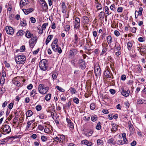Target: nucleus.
<instances>
[{"mask_svg": "<svg viewBox=\"0 0 146 146\" xmlns=\"http://www.w3.org/2000/svg\"><path fill=\"white\" fill-rule=\"evenodd\" d=\"M58 39L56 38L52 42L51 46L53 50L55 52H57L59 53H61L62 52V50L60 47H59L57 44Z\"/></svg>", "mask_w": 146, "mask_h": 146, "instance_id": "nucleus-1", "label": "nucleus"}, {"mask_svg": "<svg viewBox=\"0 0 146 146\" xmlns=\"http://www.w3.org/2000/svg\"><path fill=\"white\" fill-rule=\"evenodd\" d=\"M15 60L18 64H24L26 60V58L24 55H21L16 57Z\"/></svg>", "mask_w": 146, "mask_h": 146, "instance_id": "nucleus-2", "label": "nucleus"}, {"mask_svg": "<svg viewBox=\"0 0 146 146\" xmlns=\"http://www.w3.org/2000/svg\"><path fill=\"white\" fill-rule=\"evenodd\" d=\"M47 60L46 59L42 60L39 62V67L43 70H46L47 69Z\"/></svg>", "mask_w": 146, "mask_h": 146, "instance_id": "nucleus-3", "label": "nucleus"}, {"mask_svg": "<svg viewBox=\"0 0 146 146\" xmlns=\"http://www.w3.org/2000/svg\"><path fill=\"white\" fill-rule=\"evenodd\" d=\"M94 70L95 75L99 76L101 74V69L99 64H96L94 66Z\"/></svg>", "mask_w": 146, "mask_h": 146, "instance_id": "nucleus-4", "label": "nucleus"}, {"mask_svg": "<svg viewBox=\"0 0 146 146\" xmlns=\"http://www.w3.org/2000/svg\"><path fill=\"white\" fill-rule=\"evenodd\" d=\"M43 85L40 84L38 86V89L39 92L42 94H44L47 92L48 88L43 87Z\"/></svg>", "mask_w": 146, "mask_h": 146, "instance_id": "nucleus-5", "label": "nucleus"}, {"mask_svg": "<svg viewBox=\"0 0 146 146\" xmlns=\"http://www.w3.org/2000/svg\"><path fill=\"white\" fill-rule=\"evenodd\" d=\"M37 39L36 37H33L29 41V44L30 47L32 48L35 44L36 41Z\"/></svg>", "mask_w": 146, "mask_h": 146, "instance_id": "nucleus-6", "label": "nucleus"}, {"mask_svg": "<svg viewBox=\"0 0 146 146\" xmlns=\"http://www.w3.org/2000/svg\"><path fill=\"white\" fill-rule=\"evenodd\" d=\"M120 92L121 94L123 96L125 97L128 96H129V93H130V91L129 90L126 91L123 87L121 88Z\"/></svg>", "mask_w": 146, "mask_h": 146, "instance_id": "nucleus-7", "label": "nucleus"}, {"mask_svg": "<svg viewBox=\"0 0 146 146\" xmlns=\"http://www.w3.org/2000/svg\"><path fill=\"white\" fill-rule=\"evenodd\" d=\"M3 129V131L7 132V133H9L11 131V129L10 127L8 125H3L2 127Z\"/></svg>", "mask_w": 146, "mask_h": 146, "instance_id": "nucleus-8", "label": "nucleus"}, {"mask_svg": "<svg viewBox=\"0 0 146 146\" xmlns=\"http://www.w3.org/2000/svg\"><path fill=\"white\" fill-rule=\"evenodd\" d=\"M104 74L106 77L108 78H113V75L108 70H105Z\"/></svg>", "mask_w": 146, "mask_h": 146, "instance_id": "nucleus-9", "label": "nucleus"}, {"mask_svg": "<svg viewBox=\"0 0 146 146\" xmlns=\"http://www.w3.org/2000/svg\"><path fill=\"white\" fill-rule=\"evenodd\" d=\"M6 30L7 33L10 35H13L14 33L13 28L11 27H6Z\"/></svg>", "mask_w": 146, "mask_h": 146, "instance_id": "nucleus-10", "label": "nucleus"}, {"mask_svg": "<svg viewBox=\"0 0 146 146\" xmlns=\"http://www.w3.org/2000/svg\"><path fill=\"white\" fill-rule=\"evenodd\" d=\"M28 0H21L20 3V7H23V6L25 5L28 3Z\"/></svg>", "mask_w": 146, "mask_h": 146, "instance_id": "nucleus-11", "label": "nucleus"}, {"mask_svg": "<svg viewBox=\"0 0 146 146\" xmlns=\"http://www.w3.org/2000/svg\"><path fill=\"white\" fill-rule=\"evenodd\" d=\"M41 5L42 7L44 9H48L47 5L46 3L44 0H42L41 1Z\"/></svg>", "mask_w": 146, "mask_h": 146, "instance_id": "nucleus-12", "label": "nucleus"}, {"mask_svg": "<svg viewBox=\"0 0 146 146\" xmlns=\"http://www.w3.org/2000/svg\"><path fill=\"white\" fill-rule=\"evenodd\" d=\"M25 36L27 38H30L33 36V35L29 31H27L26 32Z\"/></svg>", "mask_w": 146, "mask_h": 146, "instance_id": "nucleus-13", "label": "nucleus"}, {"mask_svg": "<svg viewBox=\"0 0 146 146\" xmlns=\"http://www.w3.org/2000/svg\"><path fill=\"white\" fill-rule=\"evenodd\" d=\"M142 71L141 67L140 66H137L136 69V73L137 74H139Z\"/></svg>", "mask_w": 146, "mask_h": 146, "instance_id": "nucleus-14", "label": "nucleus"}, {"mask_svg": "<svg viewBox=\"0 0 146 146\" xmlns=\"http://www.w3.org/2000/svg\"><path fill=\"white\" fill-rule=\"evenodd\" d=\"M58 137L59 138L60 141L61 143H62L64 140L65 139V136L63 135H58Z\"/></svg>", "mask_w": 146, "mask_h": 146, "instance_id": "nucleus-15", "label": "nucleus"}, {"mask_svg": "<svg viewBox=\"0 0 146 146\" xmlns=\"http://www.w3.org/2000/svg\"><path fill=\"white\" fill-rule=\"evenodd\" d=\"M52 37L53 35H49L48 36L46 41L45 43L46 45H47L48 44L49 42L52 39Z\"/></svg>", "mask_w": 146, "mask_h": 146, "instance_id": "nucleus-16", "label": "nucleus"}, {"mask_svg": "<svg viewBox=\"0 0 146 146\" xmlns=\"http://www.w3.org/2000/svg\"><path fill=\"white\" fill-rule=\"evenodd\" d=\"M77 52V50L76 49L71 50L70 51V54L71 56H73L76 54Z\"/></svg>", "mask_w": 146, "mask_h": 146, "instance_id": "nucleus-17", "label": "nucleus"}, {"mask_svg": "<svg viewBox=\"0 0 146 146\" xmlns=\"http://www.w3.org/2000/svg\"><path fill=\"white\" fill-rule=\"evenodd\" d=\"M111 125L112 126V128L111 129V131H116L117 129L118 125L115 124H112Z\"/></svg>", "mask_w": 146, "mask_h": 146, "instance_id": "nucleus-18", "label": "nucleus"}, {"mask_svg": "<svg viewBox=\"0 0 146 146\" xmlns=\"http://www.w3.org/2000/svg\"><path fill=\"white\" fill-rule=\"evenodd\" d=\"M89 21V19L87 16L83 17V23L84 24L87 23Z\"/></svg>", "mask_w": 146, "mask_h": 146, "instance_id": "nucleus-19", "label": "nucleus"}, {"mask_svg": "<svg viewBox=\"0 0 146 146\" xmlns=\"http://www.w3.org/2000/svg\"><path fill=\"white\" fill-rule=\"evenodd\" d=\"M83 141L84 144L87 145L88 146H91L92 145V143L90 142H89L86 140H84Z\"/></svg>", "mask_w": 146, "mask_h": 146, "instance_id": "nucleus-20", "label": "nucleus"}, {"mask_svg": "<svg viewBox=\"0 0 146 146\" xmlns=\"http://www.w3.org/2000/svg\"><path fill=\"white\" fill-rule=\"evenodd\" d=\"M107 40L109 44H111L112 42V38L111 36H108L107 38Z\"/></svg>", "mask_w": 146, "mask_h": 146, "instance_id": "nucleus-21", "label": "nucleus"}, {"mask_svg": "<svg viewBox=\"0 0 146 146\" xmlns=\"http://www.w3.org/2000/svg\"><path fill=\"white\" fill-rule=\"evenodd\" d=\"M132 45V43L131 42L129 41L127 42V48L129 50H131Z\"/></svg>", "mask_w": 146, "mask_h": 146, "instance_id": "nucleus-22", "label": "nucleus"}, {"mask_svg": "<svg viewBox=\"0 0 146 146\" xmlns=\"http://www.w3.org/2000/svg\"><path fill=\"white\" fill-rule=\"evenodd\" d=\"M96 6L98 10H100L102 9V5L101 4L99 3H96Z\"/></svg>", "mask_w": 146, "mask_h": 146, "instance_id": "nucleus-23", "label": "nucleus"}, {"mask_svg": "<svg viewBox=\"0 0 146 146\" xmlns=\"http://www.w3.org/2000/svg\"><path fill=\"white\" fill-rule=\"evenodd\" d=\"M27 118V117H31L33 114V112L31 110H28L26 113Z\"/></svg>", "mask_w": 146, "mask_h": 146, "instance_id": "nucleus-24", "label": "nucleus"}, {"mask_svg": "<svg viewBox=\"0 0 146 146\" xmlns=\"http://www.w3.org/2000/svg\"><path fill=\"white\" fill-rule=\"evenodd\" d=\"M52 140H53V142H54V141H56L57 143H61V142L60 141V140H59V138H58V136L54 138Z\"/></svg>", "mask_w": 146, "mask_h": 146, "instance_id": "nucleus-25", "label": "nucleus"}, {"mask_svg": "<svg viewBox=\"0 0 146 146\" xmlns=\"http://www.w3.org/2000/svg\"><path fill=\"white\" fill-rule=\"evenodd\" d=\"M96 128L98 130H99L101 129V123L99 121L97 123V125L96 126Z\"/></svg>", "mask_w": 146, "mask_h": 146, "instance_id": "nucleus-26", "label": "nucleus"}, {"mask_svg": "<svg viewBox=\"0 0 146 146\" xmlns=\"http://www.w3.org/2000/svg\"><path fill=\"white\" fill-rule=\"evenodd\" d=\"M25 32L22 30H19L17 33V36H22L24 33Z\"/></svg>", "mask_w": 146, "mask_h": 146, "instance_id": "nucleus-27", "label": "nucleus"}, {"mask_svg": "<svg viewBox=\"0 0 146 146\" xmlns=\"http://www.w3.org/2000/svg\"><path fill=\"white\" fill-rule=\"evenodd\" d=\"M140 52L146 53V46L143 47L142 46L141 47V49L140 50Z\"/></svg>", "mask_w": 146, "mask_h": 146, "instance_id": "nucleus-28", "label": "nucleus"}, {"mask_svg": "<svg viewBox=\"0 0 146 146\" xmlns=\"http://www.w3.org/2000/svg\"><path fill=\"white\" fill-rule=\"evenodd\" d=\"M139 11L137 12L138 13L137 15V16L139 15L141 16L142 15V12L143 11V9L142 7H140L139 8Z\"/></svg>", "mask_w": 146, "mask_h": 146, "instance_id": "nucleus-29", "label": "nucleus"}, {"mask_svg": "<svg viewBox=\"0 0 146 146\" xmlns=\"http://www.w3.org/2000/svg\"><path fill=\"white\" fill-rule=\"evenodd\" d=\"M93 133V131H90L89 132L86 133L85 134V135L87 136H91V135Z\"/></svg>", "mask_w": 146, "mask_h": 146, "instance_id": "nucleus-30", "label": "nucleus"}, {"mask_svg": "<svg viewBox=\"0 0 146 146\" xmlns=\"http://www.w3.org/2000/svg\"><path fill=\"white\" fill-rule=\"evenodd\" d=\"M104 13L103 12H100L99 15V19H103L104 18Z\"/></svg>", "mask_w": 146, "mask_h": 146, "instance_id": "nucleus-31", "label": "nucleus"}, {"mask_svg": "<svg viewBox=\"0 0 146 146\" xmlns=\"http://www.w3.org/2000/svg\"><path fill=\"white\" fill-rule=\"evenodd\" d=\"M36 91V90H33L30 93L31 96L33 97L35 96V94H36L35 93Z\"/></svg>", "mask_w": 146, "mask_h": 146, "instance_id": "nucleus-32", "label": "nucleus"}, {"mask_svg": "<svg viewBox=\"0 0 146 146\" xmlns=\"http://www.w3.org/2000/svg\"><path fill=\"white\" fill-rule=\"evenodd\" d=\"M90 108L91 110H94L96 108V106L95 104L94 103H92L90 105Z\"/></svg>", "mask_w": 146, "mask_h": 146, "instance_id": "nucleus-33", "label": "nucleus"}, {"mask_svg": "<svg viewBox=\"0 0 146 146\" xmlns=\"http://www.w3.org/2000/svg\"><path fill=\"white\" fill-rule=\"evenodd\" d=\"M51 98V95L50 94H48L45 97V99L46 101L49 100Z\"/></svg>", "mask_w": 146, "mask_h": 146, "instance_id": "nucleus-34", "label": "nucleus"}, {"mask_svg": "<svg viewBox=\"0 0 146 146\" xmlns=\"http://www.w3.org/2000/svg\"><path fill=\"white\" fill-rule=\"evenodd\" d=\"M70 90L72 94H75L76 92V91L74 88L71 87L70 88Z\"/></svg>", "mask_w": 146, "mask_h": 146, "instance_id": "nucleus-35", "label": "nucleus"}, {"mask_svg": "<svg viewBox=\"0 0 146 146\" xmlns=\"http://www.w3.org/2000/svg\"><path fill=\"white\" fill-rule=\"evenodd\" d=\"M68 125L69 127L72 129H73L74 128L73 124L72 122L68 123Z\"/></svg>", "mask_w": 146, "mask_h": 146, "instance_id": "nucleus-36", "label": "nucleus"}, {"mask_svg": "<svg viewBox=\"0 0 146 146\" xmlns=\"http://www.w3.org/2000/svg\"><path fill=\"white\" fill-rule=\"evenodd\" d=\"M117 143L118 145H123L124 144L122 140H118L117 141Z\"/></svg>", "mask_w": 146, "mask_h": 146, "instance_id": "nucleus-37", "label": "nucleus"}, {"mask_svg": "<svg viewBox=\"0 0 146 146\" xmlns=\"http://www.w3.org/2000/svg\"><path fill=\"white\" fill-rule=\"evenodd\" d=\"M104 9L105 12L106 13V14H107L108 15H109V14L108 11L109 10V9L108 7L107 6H106L105 7Z\"/></svg>", "mask_w": 146, "mask_h": 146, "instance_id": "nucleus-38", "label": "nucleus"}, {"mask_svg": "<svg viewBox=\"0 0 146 146\" xmlns=\"http://www.w3.org/2000/svg\"><path fill=\"white\" fill-rule=\"evenodd\" d=\"M48 23H46L43 24L41 27V29L43 30H44L46 28V26L48 25Z\"/></svg>", "mask_w": 146, "mask_h": 146, "instance_id": "nucleus-39", "label": "nucleus"}, {"mask_svg": "<svg viewBox=\"0 0 146 146\" xmlns=\"http://www.w3.org/2000/svg\"><path fill=\"white\" fill-rule=\"evenodd\" d=\"M92 121H95L97 119V118L96 116H92L91 117Z\"/></svg>", "mask_w": 146, "mask_h": 146, "instance_id": "nucleus-40", "label": "nucleus"}, {"mask_svg": "<svg viewBox=\"0 0 146 146\" xmlns=\"http://www.w3.org/2000/svg\"><path fill=\"white\" fill-rule=\"evenodd\" d=\"M21 25L22 26H25L26 25V22L25 21H21Z\"/></svg>", "mask_w": 146, "mask_h": 146, "instance_id": "nucleus-41", "label": "nucleus"}, {"mask_svg": "<svg viewBox=\"0 0 146 146\" xmlns=\"http://www.w3.org/2000/svg\"><path fill=\"white\" fill-rule=\"evenodd\" d=\"M114 139L111 138L108 140V142L110 144H113L114 143Z\"/></svg>", "mask_w": 146, "mask_h": 146, "instance_id": "nucleus-42", "label": "nucleus"}, {"mask_svg": "<svg viewBox=\"0 0 146 146\" xmlns=\"http://www.w3.org/2000/svg\"><path fill=\"white\" fill-rule=\"evenodd\" d=\"M56 88L58 90H59L61 92H64V90L62 88L58 86H56Z\"/></svg>", "mask_w": 146, "mask_h": 146, "instance_id": "nucleus-43", "label": "nucleus"}, {"mask_svg": "<svg viewBox=\"0 0 146 146\" xmlns=\"http://www.w3.org/2000/svg\"><path fill=\"white\" fill-rule=\"evenodd\" d=\"M79 101V99L76 98H74L73 99L74 102L77 104L78 103Z\"/></svg>", "mask_w": 146, "mask_h": 146, "instance_id": "nucleus-44", "label": "nucleus"}, {"mask_svg": "<svg viewBox=\"0 0 146 146\" xmlns=\"http://www.w3.org/2000/svg\"><path fill=\"white\" fill-rule=\"evenodd\" d=\"M97 143L99 145H102L103 144V142L100 139H98L97 141Z\"/></svg>", "mask_w": 146, "mask_h": 146, "instance_id": "nucleus-45", "label": "nucleus"}, {"mask_svg": "<svg viewBox=\"0 0 146 146\" xmlns=\"http://www.w3.org/2000/svg\"><path fill=\"white\" fill-rule=\"evenodd\" d=\"M129 127L130 132H132L133 131V126L132 125H129Z\"/></svg>", "mask_w": 146, "mask_h": 146, "instance_id": "nucleus-46", "label": "nucleus"}, {"mask_svg": "<svg viewBox=\"0 0 146 146\" xmlns=\"http://www.w3.org/2000/svg\"><path fill=\"white\" fill-rule=\"evenodd\" d=\"M36 108L37 110L38 111H39L41 110L42 107L40 105H38L36 107Z\"/></svg>", "mask_w": 146, "mask_h": 146, "instance_id": "nucleus-47", "label": "nucleus"}, {"mask_svg": "<svg viewBox=\"0 0 146 146\" xmlns=\"http://www.w3.org/2000/svg\"><path fill=\"white\" fill-rule=\"evenodd\" d=\"M70 28V26L69 25H66L65 27V30L66 31H69Z\"/></svg>", "mask_w": 146, "mask_h": 146, "instance_id": "nucleus-48", "label": "nucleus"}, {"mask_svg": "<svg viewBox=\"0 0 146 146\" xmlns=\"http://www.w3.org/2000/svg\"><path fill=\"white\" fill-rule=\"evenodd\" d=\"M23 10L25 14H28L30 13V12L27 9H23Z\"/></svg>", "mask_w": 146, "mask_h": 146, "instance_id": "nucleus-49", "label": "nucleus"}, {"mask_svg": "<svg viewBox=\"0 0 146 146\" xmlns=\"http://www.w3.org/2000/svg\"><path fill=\"white\" fill-rule=\"evenodd\" d=\"M116 49L118 50H119L121 49L120 46L119 45L116 44L115 46Z\"/></svg>", "mask_w": 146, "mask_h": 146, "instance_id": "nucleus-50", "label": "nucleus"}, {"mask_svg": "<svg viewBox=\"0 0 146 146\" xmlns=\"http://www.w3.org/2000/svg\"><path fill=\"white\" fill-rule=\"evenodd\" d=\"M143 99H139L137 100V104H143Z\"/></svg>", "mask_w": 146, "mask_h": 146, "instance_id": "nucleus-51", "label": "nucleus"}, {"mask_svg": "<svg viewBox=\"0 0 146 146\" xmlns=\"http://www.w3.org/2000/svg\"><path fill=\"white\" fill-rule=\"evenodd\" d=\"M123 10V8L121 7H118L117 11L118 12L121 13L122 12Z\"/></svg>", "mask_w": 146, "mask_h": 146, "instance_id": "nucleus-52", "label": "nucleus"}, {"mask_svg": "<svg viewBox=\"0 0 146 146\" xmlns=\"http://www.w3.org/2000/svg\"><path fill=\"white\" fill-rule=\"evenodd\" d=\"M80 25L79 23H77L76 22H74V28H76L77 29H78V27H79Z\"/></svg>", "mask_w": 146, "mask_h": 146, "instance_id": "nucleus-53", "label": "nucleus"}, {"mask_svg": "<svg viewBox=\"0 0 146 146\" xmlns=\"http://www.w3.org/2000/svg\"><path fill=\"white\" fill-rule=\"evenodd\" d=\"M41 139L43 141H45L46 140V137L42 135L41 137Z\"/></svg>", "mask_w": 146, "mask_h": 146, "instance_id": "nucleus-54", "label": "nucleus"}, {"mask_svg": "<svg viewBox=\"0 0 146 146\" xmlns=\"http://www.w3.org/2000/svg\"><path fill=\"white\" fill-rule=\"evenodd\" d=\"M115 5L114 4L111 5L110 7V9L112 11H114L115 9Z\"/></svg>", "mask_w": 146, "mask_h": 146, "instance_id": "nucleus-55", "label": "nucleus"}, {"mask_svg": "<svg viewBox=\"0 0 146 146\" xmlns=\"http://www.w3.org/2000/svg\"><path fill=\"white\" fill-rule=\"evenodd\" d=\"M38 129L42 131L43 130L44 127L43 126L41 125H39L38 126Z\"/></svg>", "mask_w": 146, "mask_h": 146, "instance_id": "nucleus-56", "label": "nucleus"}, {"mask_svg": "<svg viewBox=\"0 0 146 146\" xmlns=\"http://www.w3.org/2000/svg\"><path fill=\"white\" fill-rule=\"evenodd\" d=\"M114 34L117 36H119L120 34L119 32L117 30L114 31Z\"/></svg>", "mask_w": 146, "mask_h": 146, "instance_id": "nucleus-57", "label": "nucleus"}, {"mask_svg": "<svg viewBox=\"0 0 146 146\" xmlns=\"http://www.w3.org/2000/svg\"><path fill=\"white\" fill-rule=\"evenodd\" d=\"M30 20L31 22L32 23H34L36 22V20L33 17H31Z\"/></svg>", "mask_w": 146, "mask_h": 146, "instance_id": "nucleus-58", "label": "nucleus"}, {"mask_svg": "<svg viewBox=\"0 0 146 146\" xmlns=\"http://www.w3.org/2000/svg\"><path fill=\"white\" fill-rule=\"evenodd\" d=\"M13 103H10L9 105L8 108H9V109H11L13 107Z\"/></svg>", "mask_w": 146, "mask_h": 146, "instance_id": "nucleus-59", "label": "nucleus"}, {"mask_svg": "<svg viewBox=\"0 0 146 146\" xmlns=\"http://www.w3.org/2000/svg\"><path fill=\"white\" fill-rule=\"evenodd\" d=\"M5 80L4 78H1L0 81V84H3L5 82Z\"/></svg>", "mask_w": 146, "mask_h": 146, "instance_id": "nucleus-60", "label": "nucleus"}, {"mask_svg": "<svg viewBox=\"0 0 146 146\" xmlns=\"http://www.w3.org/2000/svg\"><path fill=\"white\" fill-rule=\"evenodd\" d=\"M71 105V102L70 101H69L66 104V106H65V108H66L67 106L69 107Z\"/></svg>", "mask_w": 146, "mask_h": 146, "instance_id": "nucleus-61", "label": "nucleus"}, {"mask_svg": "<svg viewBox=\"0 0 146 146\" xmlns=\"http://www.w3.org/2000/svg\"><path fill=\"white\" fill-rule=\"evenodd\" d=\"M133 81L132 80H130L128 81L127 84L129 85H131L133 84Z\"/></svg>", "mask_w": 146, "mask_h": 146, "instance_id": "nucleus-62", "label": "nucleus"}, {"mask_svg": "<svg viewBox=\"0 0 146 146\" xmlns=\"http://www.w3.org/2000/svg\"><path fill=\"white\" fill-rule=\"evenodd\" d=\"M83 119L86 121H88L90 119V117L88 116H87V117L86 116H84L83 117Z\"/></svg>", "mask_w": 146, "mask_h": 146, "instance_id": "nucleus-63", "label": "nucleus"}, {"mask_svg": "<svg viewBox=\"0 0 146 146\" xmlns=\"http://www.w3.org/2000/svg\"><path fill=\"white\" fill-rule=\"evenodd\" d=\"M121 80H125L126 78V76L125 75H123L121 76Z\"/></svg>", "mask_w": 146, "mask_h": 146, "instance_id": "nucleus-64", "label": "nucleus"}]
</instances>
